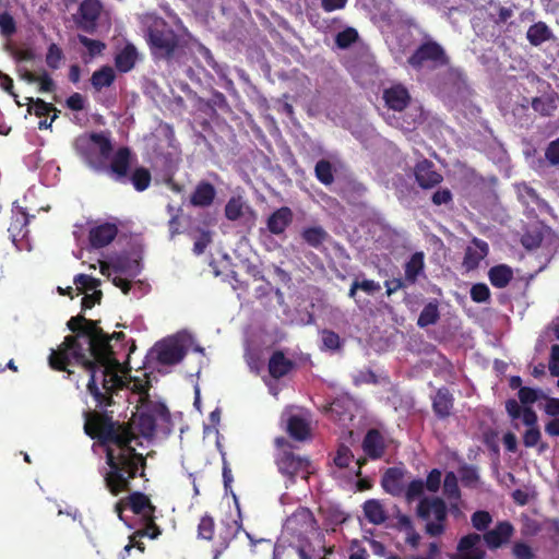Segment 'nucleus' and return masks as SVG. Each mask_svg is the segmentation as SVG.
I'll use <instances>...</instances> for the list:
<instances>
[{"instance_id":"f257e3e1","label":"nucleus","mask_w":559,"mask_h":559,"mask_svg":"<svg viewBox=\"0 0 559 559\" xmlns=\"http://www.w3.org/2000/svg\"><path fill=\"white\" fill-rule=\"evenodd\" d=\"M72 332L62 343L51 349L48 362L51 369L73 372L70 366H81L90 372L87 392L93 396L97 408H107L114 405V395L124 386L122 378L115 371L119 366L117 350L119 344L124 347L126 334L106 333L98 320L85 318L84 314L71 317L67 322Z\"/></svg>"},{"instance_id":"f03ea898","label":"nucleus","mask_w":559,"mask_h":559,"mask_svg":"<svg viewBox=\"0 0 559 559\" xmlns=\"http://www.w3.org/2000/svg\"><path fill=\"white\" fill-rule=\"evenodd\" d=\"M84 412V432L105 448L109 469L104 475L106 488L112 496L130 490V483L145 476L146 457L136 452L132 442L136 436L128 423L114 420L112 413Z\"/></svg>"},{"instance_id":"7ed1b4c3","label":"nucleus","mask_w":559,"mask_h":559,"mask_svg":"<svg viewBox=\"0 0 559 559\" xmlns=\"http://www.w3.org/2000/svg\"><path fill=\"white\" fill-rule=\"evenodd\" d=\"M132 152L128 146L119 147L112 155L110 163L104 160L90 162V167L97 173L107 174L118 183H131L133 188L142 192L146 190L152 181L151 171L145 167H136L131 174Z\"/></svg>"},{"instance_id":"20e7f679","label":"nucleus","mask_w":559,"mask_h":559,"mask_svg":"<svg viewBox=\"0 0 559 559\" xmlns=\"http://www.w3.org/2000/svg\"><path fill=\"white\" fill-rule=\"evenodd\" d=\"M147 44L155 60H173L183 48L182 37L163 20L148 27Z\"/></svg>"},{"instance_id":"39448f33","label":"nucleus","mask_w":559,"mask_h":559,"mask_svg":"<svg viewBox=\"0 0 559 559\" xmlns=\"http://www.w3.org/2000/svg\"><path fill=\"white\" fill-rule=\"evenodd\" d=\"M415 514L425 522V533L430 537H438L447 530L448 507L440 497H424L418 501Z\"/></svg>"},{"instance_id":"423d86ee","label":"nucleus","mask_w":559,"mask_h":559,"mask_svg":"<svg viewBox=\"0 0 559 559\" xmlns=\"http://www.w3.org/2000/svg\"><path fill=\"white\" fill-rule=\"evenodd\" d=\"M449 61L444 48L432 39L423 41L407 58V63L415 70H436L448 66Z\"/></svg>"},{"instance_id":"0eeeda50","label":"nucleus","mask_w":559,"mask_h":559,"mask_svg":"<svg viewBox=\"0 0 559 559\" xmlns=\"http://www.w3.org/2000/svg\"><path fill=\"white\" fill-rule=\"evenodd\" d=\"M275 445L280 450L275 456V463L282 475L294 481L298 474L308 473L310 461L307 457L296 455L292 451V444L284 437L276 438Z\"/></svg>"},{"instance_id":"6e6552de","label":"nucleus","mask_w":559,"mask_h":559,"mask_svg":"<svg viewBox=\"0 0 559 559\" xmlns=\"http://www.w3.org/2000/svg\"><path fill=\"white\" fill-rule=\"evenodd\" d=\"M157 420L169 423L170 413L164 403L150 401L138 416L136 427L139 432L144 438H152L156 431Z\"/></svg>"},{"instance_id":"1a4fd4ad","label":"nucleus","mask_w":559,"mask_h":559,"mask_svg":"<svg viewBox=\"0 0 559 559\" xmlns=\"http://www.w3.org/2000/svg\"><path fill=\"white\" fill-rule=\"evenodd\" d=\"M483 10L486 20L492 23V25L500 27L514 16L516 5L511 1L508 2V5H503L499 0H489Z\"/></svg>"},{"instance_id":"9d476101","label":"nucleus","mask_w":559,"mask_h":559,"mask_svg":"<svg viewBox=\"0 0 559 559\" xmlns=\"http://www.w3.org/2000/svg\"><path fill=\"white\" fill-rule=\"evenodd\" d=\"M414 175L416 182L423 189H431L443 180L442 175L435 169L433 163L427 158L416 163Z\"/></svg>"},{"instance_id":"9b49d317","label":"nucleus","mask_w":559,"mask_h":559,"mask_svg":"<svg viewBox=\"0 0 559 559\" xmlns=\"http://www.w3.org/2000/svg\"><path fill=\"white\" fill-rule=\"evenodd\" d=\"M431 407L439 420H447L453 415L454 396L447 386L439 388L431 396Z\"/></svg>"},{"instance_id":"f8f14e48","label":"nucleus","mask_w":559,"mask_h":559,"mask_svg":"<svg viewBox=\"0 0 559 559\" xmlns=\"http://www.w3.org/2000/svg\"><path fill=\"white\" fill-rule=\"evenodd\" d=\"M407 471L404 467H389L381 478V486L385 492L393 497H402L405 491V476Z\"/></svg>"},{"instance_id":"ddd939ff","label":"nucleus","mask_w":559,"mask_h":559,"mask_svg":"<svg viewBox=\"0 0 559 559\" xmlns=\"http://www.w3.org/2000/svg\"><path fill=\"white\" fill-rule=\"evenodd\" d=\"M154 350L156 353L157 361L162 365H176L186 356L183 346L176 341L157 343Z\"/></svg>"},{"instance_id":"4468645a","label":"nucleus","mask_w":559,"mask_h":559,"mask_svg":"<svg viewBox=\"0 0 559 559\" xmlns=\"http://www.w3.org/2000/svg\"><path fill=\"white\" fill-rule=\"evenodd\" d=\"M100 12L102 3L99 0H83L79 8V13L82 19L79 23V27L86 33H94Z\"/></svg>"},{"instance_id":"2eb2a0df","label":"nucleus","mask_w":559,"mask_h":559,"mask_svg":"<svg viewBox=\"0 0 559 559\" xmlns=\"http://www.w3.org/2000/svg\"><path fill=\"white\" fill-rule=\"evenodd\" d=\"M118 226L115 223H103L90 229L88 241L92 248L100 249L111 243L118 235Z\"/></svg>"},{"instance_id":"dca6fc26","label":"nucleus","mask_w":559,"mask_h":559,"mask_svg":"<svg viewBox=\"0 0 559 559\" xmlns=\"http://www.w3.org/2000/svg\"><path fill=\"white\" fill-rule=\"evenodd\" d=\"M513 533V525L509 521H501L492 530L487 531L483 538L489 549H497L507 544Z\"/></svg>"},{"instance_id":"f3484780","label":"nucleus","mask_w":559,"mask_h":559,"mask_svg":"<svg viewBox=\"0 0 559 559\" xmlns=\"http://www.w3.org/2000/svg\"><path fill=\"white\" fill-rule=\"evenodd\" d=\"M383 99L390 109L402 111L408 106L411 95L405 86L396 84L384 90Z\"/></svg>"},{"instance_id":"a211bd4d","label":"nucleus","mask_w":559,"mask_h":559,"mask_svg":"<svg viewBox=\"0 0 559 559\" xmlns=\"http://www.w3.org/2000/svg\"><path fill=\"white\" fill-rule=\"evenodd\" d=\"M294 213L290 207L282 206L275 210L266 219L267 230L273 235H282L293 223Z\"/></svg>"},{"instance_id":"6ab92c4d","label":"nucleus","mask_w":559,"mask_h":559,"mask_svg":"<svg viewBox=\"0 0 559 559\" xmlns=\"http://www.w3.org/2000/svg\"><path fill=\"white\" fill-rule=\"evenodd\" d=\"M215 197V187L206 180H201L190 195V204L195 207H209L213 204Z\"/></svg>"},{"instance_id":"aec40b11","label":"nucleus","mask_w":559,"mask_h":559,"mask_svg":"<svg viewBox=\"0 0 559 559\" xmlns=\"http://www.w3.org/2000/svg\"><path fill=\"white\" fill-rule=\"evenodd\" d=\"M472 243L474 247L466 248L463 259V266L467 271H472L478 267L480 261L485 259L489 252V247L486 241L478 238H473Z\"/></svg>"},{"instance_id":"412c9836","label":"nucleus","mask_w":559,"mask_h":559,"mask_svg":"<svg viewBox=\"0 0 559 559\" xmlns=\"http://www.w3.org/2000/svg\"><path fill=\"white\" fill-rule=\"evenodd\" d=\"M480 542V535L471 533L463 536L457 544V551L461 559H484L485 551L477 547Z\"/></svg>"},{"instance_id":"4be33fe9","label":"nucleus","mask_w":559,"mask_h":559,"mask_svg":"<svg viewBox=\"0 0 559 559\" xmlns=\"http://www.w3.org/2000/svg\"><path fill=\"white\" fill-rule=\"evenodd\" d=\"M364 452L372 460H379L385 452L384 439L377 429H370L362 440Z\"/></svg>"},{"instance_id":"5701e85b","label":"nucleus","mask_w":559,"mask_h":559,"mask_svg":"<svg viewBox=\"0 0 559 559\" xmlns=\"http://www.w3.org/2000/svg\"><path fill=\"white\" fill-rule=\"evenodd\" d=\"M126 504L134 514L142 518L156 511V507L151 502L148 496L141 491L130 493L126 499Z\"/></svg>"},{"instance_id":"b1692460","label":"nucleus","mask_w":559,"mask_h":559,"mask_svg":"<svg viewBox=\"0 0 559 559\" xmlns=\"http://www.w3.org/2000/svg\"><path fill=\"white\" fill-rule=\"evenodd\" d=\"M293 360L287 358L282 350H275L269 359V373L274 379H281L294 368Z\"/></svg>"},{"instance_id":"393cba45","label":"nucleus","mask_w":559,"mask_h":559,"mask_svg":"<svg viewBox=\"0 0 559 559\" xmlns=\"http://www.w3.org/2000/svg\"><path fill=\"white\" fill-rule=\"evenodd\" d=\"M286 431L296 441H305L310 438L311 430L309 423L298 415H292L287 419Z\"/></svg>"},{"instance_id":"a878e982","label":"nucleus","mask_w":559,"mask_h":559,"mask_svg":"<svg viewBox=\"0 0 559 559\" xmlns=\"http://www.w3.org/2000/svg\"><path fill=\"white\" fill-rule=\"evenodd\" d=\"M425 255L423 252H415L405 263V282L413 285L417 282L418 276L424 272Z\"/></svg>"},{"instance_id":"bb28decb","label":"nucleus","mask_w":559,"mask_h":559,"mask_svg":"<svg viewBox=\"0 0 559 559\" xmlns=\"http://www.w3.org/2000/svg\"><path fill=\"white\" fill-rule=\"evenodd\" d=\"M138 59V51L134 45L127 44L115 58L116 68L120 72H129L133 69Z\"/></svg>"},{"instance_id":"cd10ccee","label":"nucleus","mask_w":559,"mask_h":559,"mask_svg":"<svg viewBox=\"0 0 559 559\" xmlns=\"http://www.w3.org/2000/svg\"><path fill=\"white\" fill-rule=\"evenodd\" d=\"M491 285L496 288H504L513 278L512 269L507 264L492 266L488 272Z\"/></svg>"},{"instance_id":"c85d7f7f","label":"nucleus","mask_w":559,"mask_h":559,"mask_svg":"<svg viewBox=\"0 0 559 559\" xmlns=\"http://www.w3.org/2000/svg\"><path fill=\"white\" fill-rule=\"evenodd\" d=\"M364 514L369 523L374 525H380L384 523L388 519L386 512L379 500L369 499L364 506Z\"/></svg>"},{"instance_id":"c756f323","label":"nucleus","mask_w":559,"mask_h":559,"mask_svg":"<svg viewBox=\"0 0 559 559\" xmlns=\"http://www.w3.org/2000/svg\"><path fill=\"white\" fill-rule=\"evenodd\" d=\"M302 240L312 248L319 249L329 238L322 226L306 227L301 231Z\"/></svg>"},{"instance_id":"7c9ffc66","label":"nucleus","mask_w":559,"mask_h":559,"mask_svg":"<svg viewBox=\"0 0 559 559\" xmlns=\"http://www.w3.org/2000/svg\"><path fill=\"white\" fill-rule=\"evenodd\" d=\"M116 80V73L109 66H104L94 71L91 78V84L95 91L99 92L104 87H109Z\"/></svg>"},{"instance_id":"2f4dec72","label":"nucleus","mask_w":559,"mask_h":559,"mask_svg":"<svg viewBox=\"0 0 559 559\" xmlns=\"http://www.w3.org/2000/svg\"><path fill=\"white\" fill-rule=\"evenodd\" d=\"M28 222V215L22 209L13 215L10 226L8 227V231L13 241H15L17 237H24L26 235Z\"/></svg>"},{"instance_id":"473e14b6","label":"nucleus","mask_w":559,"mask_h":559,"mask_svg":"<svg viewBox=\"0 0 559 559\" xmlns=\"http://www.w3.org/2000/svg\"><path fill=\"white\" fill-rule=\"evenodd\" d=\"M26 106L28 114H33L39 118L48 116L50 112L60 114L57 107L41 98L34 99L33 97H26Z\"/></svg>"},{"instance_id":"72a5a7b5","label":"nucleus","mask_w":559,"mask_h":559,"mask_svg":"<svg viewBox=\"0 0 559 559\" xmlns=\"http://www.w3.org/2000/svg\"><path fill=\"white\" fill-rule=\"evenodd\" d=\"M440 319L439 305L437 300L429 301L421 310L417 325L419 328H427L436 324Z\"/></svg>"},{"instance_id":"f704fd0d","label":"nucleus","mask_w":559,"mask_h":559,"mask_svg":"<svg viewBox=\"0 0 559 559\" xmlns=\"http://www.w3.org/2000/svg\"><path fill=\"white\" fill-rule=\"evenodd\" d=\"M290 520L300 524L304 531H313L318 526V522L313 513L305 507H299L292 515Z\"/></svg>"},{"instance_id":"c9c22d12","label":"nucleus","mask_w":559,"mask_h":559,"mask_svg":"<svg viewBox=\"0 0 559 559\" xmlns=\"http://www.w3.org/2000/svg\"><path fill=\"white\" fill-rule=\"evenodd\" d=\"M550 36L551 32L549 27L543 22L531 25L526 34L528 41L534 46L543 44L548 40Z\"/></svg>"},{"instance_id":"e433bc0d","label":"nucleus","mask_w":559,"mask_h":559,"mask_svg":"<svg viewBox=\"0 0 559 559\" xmlns=\"http://www.w3.org/2000/svg\"><path fill=\"white\" fill-rule=\"evenodd\" d=\"M91 141L96 144L99 148V153L102 158H96L94 162L104 160L108 158L112 152V144L108 136H106L104 133H91L90 135ZM93 160V158H87V164L90 165V162Z\"/></svg>"},{"instance_id":"4c0bfd02","label":"nucleus","mask_w":559,"mask_h":559,"mask_svg":"<svg viewBox=\"0 0 559 559\" xmlns=\"http://www.w3.org/2000/svg\"><path fill=\"white\" fill-rule=\"evenodd\" d=\"M112 272L116 274V276L112 278V284L117 287H119L123 294H128L131 289V282L127 278L121 277L120 275L123 273V267L120 262L112 263L110 265ZM109 269L108 264H102L100 265V272L102 274H106V270Z\"/></svg>"},{"instance_id":"58836bf2","label":"nucleus","mask_w":559,"mask_h":559,"mask_svg":"<svg viewBox=\"0 0 559 559\" xmlns=\"http://www.w3.org/2000/svg\"><path fill=\"white\" fill-rule=\"evenodd\" d=\"M532 108L543 117H550L557 105L554 97L539 96L532 99Z\"/></svg>"},{"instance_id":"ea45409f","label":"nucleus","mask_w":559,"mask_h":559,"mask_svg":"<svg viewBox=\"0 0 559 559\" xmlns=\"http://www.w3.org/2000/svg\"><path fill=\"white\" fill-rule=\"evenodd\" d=\"M314 174L317 179L325 186L334 181L333 166L328 159H320L316 164Z\"/></svg>"},{"instance_id":"a19ab883","label":"nucleus","mask_w":559,"mask_h":559,"mask_svg":"<svg viewBox=\"0 0 559 559\" xmlns=\"http://www.w3.org/2000/svg\"><path fill=\"white\" fill-rule=\"evenodd\" d=\"M425 492V483L420 478L413 479L407 486H405V491L403 492V497L407 503H412L417 499L424 498Z\"/></svg>"},{"instance_id":"79ce46f5","label":"nucleus","mask_w":559,"mask_h":559,"mask_svg":"<svg viewBox=\"0 0 559 559\" xmlns=\"http://www.w3.org/2000/svg\"><path fill=\"white\" fill-rule=\"evenodd\" d=\"M443 493L448 499L459 500L461 491L457 484L456 475L453 472H448L443 480Z\"/></svg>"},{"instance_id":"37998d69","label":"nucleus","mask_w":559,"mask_h":559,"mask_svg":"<svg viewBox=\"0 0 559 559\" xmlns=\"http://www.w3.org/2000/svg\"><path fill=\"white\" fill-rule=\"evenodd\" d=\"M142 520L144 522V528L142 531H138L135 533V535L142 536V537L147 536L151 539H155L162 534L159 526L155 522L156 521L155 513L145 515L144 518H142Z\"/></svg>"},{"instance_id":"c03bdc74","label":"nucleus","mask_w":559,"mask_h":559,"mask_svg":"<svg viewBox=\"0 0 559 559\" xmlns=\"http://www.w3.org/2000/svg\"><path fill=\"white\" fill-rule=\"evenodd\" d=\"M358 32L353 27H347L342 32H338L335 36V45L340 49H346L358 40Z\"/></svg>"},{"instance_id":"a18cd8bd","label":"nucleus","mask_w":559,"mask_h":559,"mask_svg":"<svg viewBox=\"0 0 559 559\" xmlns=\"http://www.w3.org/2000/svg\"><path fill=\"white\" fill-rule=\"evenodd\" d=\"M64 58V55L62 52V49L55 43L50 44L47 49L46 53V64L51 70H57L60 67V63L62 59Z\"/></svg>"},{"instance_id":"49530a36","label":"nucleus","mask_w":559,"mask_h":559,"mask_svg":"<svg viewBox=\"0 0 559 559\" xmlns=\"http://www.w3.org/2000/svg\"><path fill=\"white\" fill-rule=\"evenodd\" d=\"M214 519L209 514L203 515L198 525V537L205 540H211L214 536Z\"/></svg>"},{"instance_id":"de8ad7c7","label":"nucleus","mask_w":559,"mask_h":559,"mask_svg":"<svg viewBox=\"0 0 559 559\" xmlns=\"http://www.w3.org/2000/svg\"><path fill=\"white\" fill-rule=\"evenodd\" d=\"M74 284L81 293H87L88 290H97L96 288L100 285V281L86 274H78L74 277Z\"/></svg>"},{"instance_id":"09e8293b","label":"nucleus","mask_w":559,"mask_h":559,"mask_svg":"<svg viewBox=\"0 0 559 559\" xmlns=\"http://www.w3.org/2000/svg\"><path fill=\"white\" fill-rule=\"evenodd\" d=\"M243 214L242 202L239 198H231L225 205V216L229 221H237Z\"/></svg>"},{"instance_id":"8fccbe9b","label":"nucleus","mask_w":559,"mask_h":559,"mask_svg":"<svg viewBox=\"0 0 559 559\" xmlns=\"http://www.w3.org/2000/svg\"><path fill=\"white\" fill-rule=\"evenodd\" d=\"M472 525L477 531H486L492 522V518L488 511L479 510L472 514Z\"/></svg>"},{"instance_id":"3c124183","label":"nucleus","mask_w":559,"mask_h":559,"mask_svg":"<svg viewBox=\"0 0 559 559\" xmlns=\"http://www.w3.org/2000/svg\"><path fill=\"white\" fill-rule=\"evenodd\" d=\"M0 33L7 38H10L16 33V23L9 12L0 14Z\"/></svg>"},{"instance_id":"603ef678","label":"nucleus","mask_w":559,"mask_h":559,"mask_svg":"<svg viewBox=\"0 0 559 559\" xmlns=\"http://www.w3.org/2000/svg\"><path fill=\"white\" fill-rule=\"evenodd\" d=\"M78 38L79 41L88 50L91 57L100 55L103 50L106 48L105 43L98 39H92L84 35H79Z\"/></svg>"},{"instance_id":"864d4df0","label":"nucleus","mask_w":559,"mask_h":559,"mask_svg":"<svg viewBox=\"0 0 559 559\" xmlns=\"http://www.w3.org/2000/svg\"><path fill=\"white\" fill-rule=\"evenodd\" d=\"M321 337L324 349L337 350L341 348V338L334 331L323 330L321 332Z\"/></svg>"},{"instance_id":"5fc2aeb1","label":"nucleus","mask_w":559,"mask_h":559,"mask_svg":"<svg viewBox=\"0 0 559 559\" xmlns=\"http://www.w3.org/2000/svg\"><path fill=\"white\" fill-rule=\"evenodd\" d=\"M206 105L212 109H221L229 111L230 107L225 95L218 91H212L211 98L206 102Z\"/></svg>"},{"instance_id":"6e6d98bb","label":"nucleus","mask_w":559,"mask_h":559,"mask_svg":"<svg viewBox=\"0 0 559 559\" xmlns=\"http://www.w3.org/2000/svg\"><path fill=\"white\" fill-rule=\"evenodd\" d=\"M471 298L475 302H486L490 298V290L484 283L474 284L471 288Z\"/></svg>"},{"instance_id":"4d7b16f0","label":"nucleus","mask_w":559,"mask_h":559,"mask_svg":"<svg viewBox=\"0 0 559 559\" xmlns=\"http://www.w3.org/2000/svg\"><path fill=\"white\" fill-rule=\"evenodd\" d=\"M354 455L350 451V449L344 444H342L336 452V455L334 457V463L340 468H345L349 465V463L353 461Z\"/></svg>"},{"instance_id":"13d9d810","label":"nucleus","mask_w":559,"mask_h":559,"mask_svg":"<svg viewBox=\"0 0 559 559\" xmlns=\"http://www.w3.org/2000/svg\"><path fill=\"white\" fill-rule=\"evenodd\" d=\"M441 471L438 468L431 469L426 478L425 488L430 492H437L441 486Z\"/></svg>"},{"instance_id":"bf43d9fd","label":"nucleus","mask_w":559,"mask_h":559,"mask_svg":"<svg viewBox=\"0 0 559 559\" xmlns=\"http://www.w3.org/2000/svg\"><path fill=\"white\" fill-rule=\"evenodd\" d=\"M512 554L515 559H534L535 554L531 546L524 542H516L512 547Z\"/></svg>"},{"instance_id":"052dcab7","label":"nucleus","mask_w":559,"mask_h":559,"mask_svg":"<svg viewBox=\"0 0 559 559\" xmlns=\"http://www.w3.org/2000/svg\"><path fill=\"white\" fill-rule=\"evenodd\" d=\"M519 400L524 405L534 404L538 400V391L530 386H523L519 390Z\"/></svg>"},{"instance_id":"680f3d73","label":"nucleus","mask_w":559,"mask_h":559,"mask_svg":"<svg viewBox=\"0 0 559 559\" xmlns=\"http://www.w3.org/2000/svg\"><path fill=\"white\" fill-rule=\"evenodd\" d=\"M85 97L76 92L66 99V106L73 111H81L85 109Z\"/></svg>"},{"instance_id":"e2e57ef3","label":"nucleus","mask_w":559,"mask_h":559,"mask_svg":"<svg viewBox=\"0 0 559 559\" xmlns=\"http://www.w3.org/2000/svg\"><path fill=\"white\" fill-rule=\"evenodd\" d=\"M540 437L538 427L528 428L523 435V443L526 448H534L538 444Z\"/></svg>"},{"instance_id":"0e129e2a","label":"nucleus","mask_w":559,"mask_h":559,"mask_svg":"<svg viewBox=\"0 0 559 559\" xmlns=\"http://www.w3.org/2000/svg\"><path fill=\"white\" fill-rule=\"evenodd\" d=\"M545 157L551 165L559 164V138L548 144Z\"/></svg>"},{"instance_id":"69168bd1","label":"nucleus","mask_w":559,"mask_h":559,"mask_svg":"<svg viewBox=\"0 0 559 559\" xmlns=\"http://www.w3.org/2000/svg\"><path fill=\"white\" fill-rule=\"evenodd\" d=\"M37 82L39 84V92L41 93H51L56 90V84L51 76L44 71L37 78Z\"/></svg>"},{"instance_id":"338daca9","label":"nucleus","mask_w":559,"mask_h":559,"mask_svg":"<svg viewBox=\"0 0 559 559\" xmlns=\"http://www.w3.org/2000/svg\"><path fill=\"white\" fill-rule=\"evenodd\" d=\"M102 297V290H95L92 294H85L81 302L82 310L92 309L96 304H100Z\"/></svg>"},{"instance_id":"774afa93","label":"nucleus","mask_w":559,"mask_h":559,"mask_svg":"<svg viewBox=\"0 0 559 559\" xmlns=\"http://www.w3.org/2000/svg\"><path fill=\"white\" fill-rule=\"evenodd\" d=\"M211 242V235L209 231H202L200 237L193 243V252L197 255L204 253L206 247Z\"/></svg>"}]
</instances>
